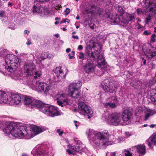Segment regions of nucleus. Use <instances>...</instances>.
<instances>
[{"mask_svg": "<svg viewBox=\"0 0 156 156\" xmlns=\"http://www.w3.org/2000/svg\"><path fill=\"white\" fill-rule=\"evenodd\" d=\"M39 91L44 93L47 94L50 89V87L48 84L44 82H39L36 84Z\"/></svg>", "mask_w": 156, "mask_h": 156, "instance_id": "15", "label": "nucleus"}, {"mask_svg": "<svg viewBox=\"0 0 156 156\" xmlns=\"http://www.w3.org/2000/svg\"><path fill=\"white\" fill-rule=\"evenodd\" d=\"M18 76H17L16 77H15L14 78L15 79V80H19V78L18 77Z\"/></svg>", "mask_w": 156, "mask_h": 156, "instance_id": "61", "label": "nucleus"}, {"mask_svg": "<svg viewBox=\"0 0 156 156\" xmlns=\"http://www.w3.org/2000/svg\"><path fill=\"white\" fill-rule=\"evenodd\" d=\"M101 85L104 90L106 92L112 93L115 91L117 87L115 84L110 82L108 80H104L102 83Z\"/></svg>", "mask_w": 156, "mask_h": 156, "instance_id": "11", "label": "nucleus"}, {"mask_svg": "<svg viewBox=\"0 0 156 156\" xmlns=\"http://www.w3.org/2000/svg\"><path fill=\"white\" fill-rule=\"evenodd\" d=\"M83 49V47L82 45H79L78 48V49L79 50H82Z\"/></svg>", "mask_w": 156, "mask_h": 156, "instance_id": "53", "label": "nucleus"}, {"mask_svg": "<svg viewBox=\"0 0 156 156\" xmlns=\"http://www.w3.org/2000/svg\"><path fill=\"white\" fill-rule=\"evenodd\" d=\"M66 152L69 154H72L73 155L75 154V153H74L72 149L71 150L68 149L67 150Z\"/></svg>", "mask_w": 156, "mask_h": 156, "instance_id": "44", "label": "nucleus"}, {"mask_svg": "<svg viewBox=\"0 0 156 156\" xmlns=\"http://www.w3.org/2000/svg\"><path fill=\"white\" fill-rule=\"evenodd\" d=\"M70 9L69 8H67L64 11L65 12V15H68L70 13Z\"/></svg>", "mask_w": 156, "mask_h": 156, "instance_id": "46", "label": "nucleus"}, {"mask_svg": "<svg viewBox=\"0 0 156 156\" xmlns=\"http://www.w3.org/2000/svg\"><path fill=\"white\" fill-rule=\"evenodd\" d=\"M35 75L34 76V78L35 79H38L40 77L41 75V71L39 70L36 71L35 72Z\"/></svg>", "mask_w": 156, "mask_h": 156, "instance_id": "34", "label": "nucleus"}, {"mask_svg": "<svg viewBox=\"0 0 156 156\" xmlns=\"http://www.w3.org/2000/svg\"><path fill=\"white\" fill-rule=\"evenodd\" d=\"M134 14H130L126 13L124 14L122 18L121 23L124 24L128 23L129 22L135 18Z\"/></svg>", "mask_w": 156, "mask_h": 156, "instance_id": "18", "label": "nucleus"}, {"mask_svg": "<svg viewBox=\"0 0 156 156\" xmlns=\"http://www.w3.org/2000/svg\"><path fill=\"white\" fill-rule=\"evenodd\" d=\"M47 150V149L44 150L39 148L35 151L34 156H49Z\"/></svg>", "mask_w": 156, "mask_h": 156, "instance_id": "20", "label": "nucleus"}, {"mask_svg": "<svg viewBox=\"0 0 156 156\" xmlns=\"http://www.w3.org/2000/svg\"><path fill=\"white\" fill-rule=\"evenodd\" d=\"M36 66L32 62L25 63L24 66V73L26 75H32L33 70L35 69Z\"/></svg>", "mask_w": 156, "mask_h": 156, "instance_id": "14", "label": "nucleus"}, {"mask_svg": "<svg viewBox=\"0 0 156 156\" xmlns=\"http://www.w3.org/2000/svg\"><path fill=\"white\" fill-rule=\"evenodd\" d=\"M3 131L5 134H11L12 136L19 139H28L34 136L29 127L24 124L17 125L15 127L8 125L3 129Z\"/></svg>", "mask_w": 156, "mask_h": 156, "instance_id": "3", "label": "nucleus"}, {"mask_svg": "<svg viewBox=\"0 0 156 156\" xmlns=\"http://www.w3.org/2000/svg\"><path fill=\"white\" fill-rule=\"evenodd\" d=\"M136 149L137 152L142 155H144L146 153L145 146L144 144H139L134 147Z\"/></svg>", "mask_w": 156, "mask_h": 156, "instance_id": "21", "label": "nucleus"}, {"mask_svg": "<svg viewBox=\"0 0 156 156\" xmlns=\"http://www.w3.org/2000/svg\"><path fill=\"white\" fill-rule=\"evenodd\" d=\"M67 96V94L62 91L58 92L55 96V98L57 100L58 105L62 107L64 105H71V101L68 99Z\"/></svg>", "mask_w": 156, "mask_h": 156, "instance_id": "8", "label": "nucleus"}, {"mask_svg": "<svg viewBox=\"0 0 156 156\" xmlns=\"http://www.w3.org/2000/svg\"><path fill=\"white\" fill-rule=\"evenodd\" d=\"M86 108H85L84 110H83V111L81 112H82L83 113H86L87 114H88V118H90V117L89 115H90L91 116L93 114V112L90 107H89L87 105H86Z\"/></svg>", "mask_w": 156, "mask_h": 156, "instance_id": "29", "label": "nucleus"}, {"mask_svg": "<svg viewBox=\"0 0 156 156\" xmlns=\"http://www.w3.org/2000/svg\"><path fill=\"white\" fill-rule=\"evenodd\" d=\"M72 37L74 39H76V40H78L79 39V37L78 36H75L74 35H73Z\"/></svg>", "mask_w": 156, "mask_h": 156, "instance_id": "51", "label": "nucleus"}, {"mask_svg": "<svg viewBox=\"0 0 156 156\" xmlns=\"http://www.w3.org/2000/svg\"><path fill=\"white\" fill-rule=\"evenodd\" d=\"M111 99L112 101L111 102L113 103H115L117 105V104L118 102L117 98L115 97H113Z\"/></svg>", "mask_w": 156, "mask_h": 156, "instance_id": "37", "label": "nucleus"}, {"mask_svg": "<svg viewBox=\"0 0 156 156\" xmlns=\"http://www.w3.org/2000/svg\"><path fill=\"white\" fill-rule=\"evenodd\" d=\"M122 155L125 156H132V154L129 150L126 149H124L122 151Z\"/></svg>", "mask_w": 156, "mask_h": 156, "instance_id": "33", "label": "nucleus"}, {"mask_svg": "<svg viewBox=\"0 0 156 156\" xmlns=\"http://www.w3.org/2000/svg\"><path fill=\"white\" fill-rule=\"evenodd\" d=\"M5 61L7 66H5V68L8 71L12 72L14 71L12 66L13 64H17L19 61V58L16 55L12 54H8L5 55Z\"/></svg>", "mask_w": 156, "mask_h": 156, "instance_id": "6", "label": "nucleus"}, {"mask_svg": "<svg viewBox=\"0 0 156 156\" xmlns=\"http://www.w3.org/2000/svg\"><path fill=\"white\" fill-rule=\"evenodd\" d=\"M66 52L68 53L71 51V49L70 48H67L66 49Z\"/></svg>", "mask_w": 156, "mask_h": 156, "instance_id": "57", "label": "nucleus"}, {"mask_svg": "<svg viewBox=\"0 0 156 156\" xmlns=\"http://www.w3.org/2000/svg\"><path fill=\"white\" fill-rule=\"evenodd\" d=\"M149 127H150L151 128H153L155 126H156V125H154V124H151L149 126Z\"/></svg>", "mask_w": 156, "mask_h": 156, "instance_id": "54", "label": "nucleus"}, {"mask_svg": "<svg viewBox=\"0 0 156 156\" xmlns=\"http://www.w3.org/2000/svg\"><path fill=\"white\" fill-rule=\"evenodd\" d=\"M156 35L155 34H153L151 37L150 42L151 43H154L155 41Z\"/></svg>", "mask_w": 156, "mask_h": 156, "instance_id": "38", "label": "nucleus"}, {"mask_svg": "<svg viewBox=\"0 0 156 156\" xmlns=\"http://www.w3.org/2000/svg\"><path fill=\"white\" fill-rule=\"evenodd\" d=\"M70 21V20L69 19H66L65 20H62L61 22V23H66V22H67V23H69Z\"/></svg>", "mask_w": 156, "mask_h": 156, "instance_id": "48", "label": "nucleus"}, {"mask_svg": "<svg viewBox=\"0 0 156 156\" xmlns=\"http://www.w3.org/2000/svg\"><path fill=\"white\" fill-rule=\"evenodd\" d=\"M37 2H34V5L33 7V12L34 13H40L41 15H44L45 10L43 7L41 6V5L39 3H37Z\"/></svg>", "mask_w": 156, "mask_h": 156, "instance_id": "17", "label": "nucleus"}, {"mask_svg": "<svg viewBox=\"0 0 156 156\" xmlns=\"http://www.w3.org/2000/svg\"><path fill=\"white\" fill-rule=\"evenodd\" d=\"M115 152H113L110 154V156H115Z\"/></svg>", "mask_w": 156, "mask_h": 156, "instance_id": "56", "label": "nucleus"}, {"mask_svg": "<svg viewBox=\"0 0 156 156\" xmlns=\"http://www.w3.org/2000/svg\"><path fill=\"white\" fill-rule=\"evenodd\" d=\"M146 62V60H144V61L143 63L144 64H145Z\"/></svg>", "mask_w": 156, "mask_h": 156, "instance_id": "63", "label": "nucleus"}, {"mask_svg": "<svg viewBox=\"0 0 156 156\" xmlns=\"http://www.w3.org/2000/svg\"><path fill=\"white\" fill-rule=\"evenodd\" d=\"M86 108H85L84 110H83V111L81 112H82L83 113H86L87 114H88V118H90V117L89 115H90L91 116L93 114V112L90 107H89L87 105H86Z\"/></svg>", "mask_w": 156, "mask_h": 156, "instance_id": "28", "label": "nucleus"}, {"mask_svg": "<svg viewBox=\"0 0 156 156\" xmlns=\"http://www.w3.org/2000/svg\"><path fill=\"white\" fill-rule=\"evenodd\" d=\"M116 9L118 12L119 13H120L121 15H122L123 14H124V11L121 6L119 5H118L116 7Z\"/></svg>", "mask_w": 156, "mask_h": 156, "instance_id": "32", "label": "nucleus"}, {"mask_svg": "<svg viewBox=\"0 0 156 156\" xmlns=\"http://www.w3.org/2000/svg\"><path fill=\"white\" fill-rule=\"evenodd\" d=\"M144 111L145 113L144 120L145 121L147 120L150 116L155 113L154 110L147 108L144 109Z\"/></svg>", "mask_w": 156, "mask_h": 156, "instance_id": "22", "label": "nucleus"}, {"mask_svg": "<svg viewBox=\"0 0 156 156\" xmlns=\"http://www.w3.org/2000/svg\"><path fill=\"white\" fill-rule=\"evenodd\" d=\"M75 52L74 51H72L71 54H69V56L70 59L73 58H74Z\"/></svg>", "mask_w": 156, "mask_h": 156, "instance_id": "39", "label": "nucleus"}, {"mask_svg": "<svg viewBox=\"0 0 156 156\" xmlns=\"http://www.w3.org/2000/svg\"><path fill=\"white\" fill-rule=\"evenodd\" d=\"M24 104L31 108H37L46 115L54 117L60 115L58 109L56 107L45 104L29 96H25L23 99Z\"/></svg>", "mask_w": 156, "mask_h": 156, "instance_id": "1", "label": "nucleus"}, {"mask_svg": "<svg viewBox=\"0 0 156 156\" xmlns=\"http://www.w3.org/2000/svg\"><path fill=\"white\" fill-rule=\"evenodd\" d=\"M58 23L59 22L58 21H57L55 22V25H57L58 24Z\"/></svg>", "mask_w": 156, "mask_h": 156, "instance_id": "62", "label": "nucleus"}, {"mask_svg": "<svg viewBox=\"0 0 156 156\" xmlns=\"http://www.w3.org/2000/svg\"><path fill=\"white\" fill-rule=\"evenodd\" d=\"M120 20L119 18H116L113 21V23L114 24H118L120 23Z\"/></svg>", "mask_w": 156, "mask_h": 156, "instance_id": "40", "label": "nucleus"}, {"mask_svg": "<svg viewBox=\"0 0 156 156\" xmlns=\"http://www.w3.org/2000/svg\"><path fill=\"white\" fill-rule=\"evenodd\" d=\"M151 93H152V92H154V98H155V99L154 98H151V100L152 101H154V102H156V92L155 90H151Z\"/></svg>", "mask_w": 156, "mask_h": 156, "instance_id": "36", "label": "nucleus"}, {"mask_svg": "<svg viewBox=\"0 0 156 156\" xmlns=\"http://www.w3.org/2000/svg\"><path fill=\"white\" fill-rule=\"evenodd\" d=\"M56 132L58 133L60 136H62L63 133V132L60 129H58L56 130Z\"/></svg>", "mask_w": 156, "mask_h": 156, "instance_id": "45", "label": "nucleus"}, {"mask_svg": "<svg viewBox=\"0 0 156 156\" xmlns=\"http://www.w3.org/2000/svg\"><path fill=\"white\" fill-rule=\"evenodd\" d=\"M7 94L2 92L0 91V104H5L6 103V97Z\"/></svg>", "mask_w": 156, "mask_h": 156, "instance_id": "25", "label": "nucleus"}, {"mask_svg": "<svg viewBox=\"0 0 156 156\" xmlns=\"http://www.w3.org/2000/svg\"><path fill=\"white\" fill-rule=\"evenodd\" d=\"M29 86L30 88H31L33 90H35L37 89L35 85L32 83H31L29 84Z\"/></svg>", "mask_w": 156, "mask_h": 156, "instance_id": "41", "label": "nucleus"}, {"mask_svg": "<svg viewBox=\"0 0 156 156\" xmlns=\"http://www.w3.org/2000/svg\"><path fill=\"white\" fill-rule=\"evenodd\" d=\"M79 144H76L75 146H72L71 149L73 151L79 152H80L82 150L83 147H82V145L81 142L79 141Z\"/></svg>", "mask_w": 156, "mask_h": 156, "instance_id": "24", "label": "nucleus"}, {"mask_svg": "<svg viewBox=\"0 0 156 156\" xmlns=\"http://www.w3.org/2000/svg\"><path fill=\"white\" fill-rule=\"evenodd\" d=\"M86 134L91 144L94 148L101 146L111 145L113 143L109 140L110 135L107 130L100 132L94 129H89L86 131Z\"/></svg>", "mask_w": 156, "mask_h": 156, "instance_id": "2", "label": "nucleus"}, {"mask_svg": "<svg viewBox=\"0 0 156 156\" xmlns=\"http://www.w3.org/2000/svg\"><path fill=\"white\" fill-rule=\"evenodd\" d=\"M146 11L147 13L148 12H150L149 15L146 19V24H148L151 20V16L150 15H153L156 14V4L154 3L150 2L148 6L147 7Z\"/></svg>", "mask_w": 156, "mask_h": 156, "instance_id": "13", "label": "nucleus"}, {"mask_svg": "<svg viewBox=\"0 0 156 156\" xmlns=\"http://www.w3.org/2000/svg\"><path fill=\"white\" fill-rule=\"evenodd\" d=\"M0 16L2 17V18L5 17V12H0Z\"/></svg>", "mask_w": 156, "mask_h": 156, "instance_id": "47", "label": "nucleus"}, {"mask_svg": "<svg viewBox=\"0 0 156 156\" xmlns=\"http://www.w3.org/2000/svg\"><path fill=\"white\" fill-rule=\"evenodd\" d=\"M83 69L86 73H90L94 72L95 66L91 61L87 60L83 67Z\"/></svg>", "mask_w": 156, "mask_h": 156, "instance_id": "16", "label": "nucleus"}, {"mask_svg": "<svg viewBox=\"0 0 156 156\" xmlns=\"http://www.w3.org/2000/svg\"><path fill=\"white\" fill-rule=\"evenodd\" d=\"M101 49V46L98 43L94 44L92 47H87L85 51L87 55L94 60H97L98 66H104L105 63L103 55H100V51Z\"/></svg>", "mask_w": 156, "mask_h": 156, "instance_id": "4", "label": "nucleus"}, {"mask_svg": "<svg viewBox=\"0 0 156 156\" xmlns=\"http://www.w3.org/2000/svg\"><path fill=\"white\" fill-rule=\"evenodd\" d=\"M55 73L59 80L62 79L65 77L66 76L60 66L57 67L56 68Z\"/></svg>", "mask_w": 156, "mask_h": 156, "instance_id": "19", "label": "nucleus"}, {"mask_svg": "<svg viewBox=\"0 0 156 156\" xmlns=\"http://www.w3.org/2000/svg\"><path fill=\"white\" fill-rule=\"evenodd\" d=\"M94 8V5H88L87 7H85L83 12V14H86L92 13L94 10L93 9Z\"/></svg>", "mask_w": 156, "mask_h": 156, "instance_id": "27", "label": "nucleus"}, {"mask_svg": "<svg viewBox=\"0 0 156 156\" xmlns=\"http://www.w3.org/2000/svg\"><path fill=\"white\" fill-rule=\"evenodd\" d=\"M136 12L138 15H140L143 13L142 10L141 9L138 8L136 9Z\"/></svg>", "mask_w": 156, "mask_h": 156, "instance_id": "43", "label": "nucleus"}, {"mask_svg": "<svg viewBox=\"0 0 156 156\" xmlns=\"http://www.w3.org/2000/svg\"><path fill=\"white\" fill-rule=\"evenodd\" d=\"M104 106L105 108H115L116 107V105L115 103H113L111 102H106L104 103Z\"/></svg>", "mask_w": 156, "mask_h": 156, "instance_id": "30", "label": "nucleus"}, {"mask_svg": "<svg viewBox=\"0 0 156 156\" xmlns=\"http://www.w3.org/2000/svg\"><path fill=\"white\" fill-rule=\"evenodd\" d=\"M136 27L138 29H140L142 28L141 25L139 24H138L136 25Z\"/></svg>", "mask_w": 156, "mask_h": 156, "instance_id": "52", "label": "nucleus"}, {"mask_svg": "<svg viewBox=\"0 0 156 156\" xmlns=\"http://www.w3.org/2000/svg\"><path fill=\"white\" fill-rule=\"evenodd\" d=\"M55 36L56 37H58L59 36V34H56L55 35Z\"/></svg>", "mask_w": 156, "mask_h": 156, "instance_id": "64", "label": "nucleus"}, {"mask_svg": "<svg viewBox=\"0 0 156 156\" xmlns=\"http://www.w3.org/2000/svg\"><path fill=\"white\" fill-rule=\"evenodd\" d=\"M121 115V120L123 122H122V125H127L132 116L131 112L129 110L126 109L122 112Z\"/></svg>", "mask_w": 156, "mask_h": 156, "instance_id": "12", "label": "nucleus"}, {"mask_svg": "<svg viewBox=\"0 0 156 156\" xmlns=\"http://www.w3.org/2000/svg\"><path fill=\"white\" fill-rule=\"evenodd\" d=\"M74 122L75 126H76V128H77L78 125L79 124V122H78L76 121H74Z\"/></svg>", "mask_w": 156, "mask_h": 156, "instance_id": "50", "label": "nucleus"}, {"mask_svg": "<svg viewBox=\"0 0 156 156\" xmlns=\"http://www.w3.org/2000/svg\"><path fill=\"white\" fill-rule=\"evenodd\" d=\"M9 98L7 94L6 98L7 99L6 103L8 101L11 105L19 104L21 102V98L20 94L14 93H9Z\"/></svg>", "mask_w": 156, "mask_h": 156, "instance_id": "9", "label": "nucleus"}, {"mask_svg": "<svg viewBox=\"0 0 156 156\" xmlns=\"http://www.w3.org/2000/svg\"><path fill=\"white\" fill-rule=\"evenodd\" d=\"M151 34V33L150 32H148V31L147 30H145L143 33L144 34L146 35H149Z\"/></svg>", "mask_w": 156, "mask_h": 156, "instance_id": "49", "label": "nucleus"}, {"mask_svg": "<svg viewBox=\"0 0 156 156\" xmlns=\"http://www.w3.org/2000/svg\"><path fill=\"white\" fill-rule=\"evenodd\" d=\"M142 48L145 55L149 58H152L156 56V48L151 45L144 46Z\"/></svg>", "mask_w": 156, "mask_h": 156, "instance_id": "10", "label": "nucleus"}, {"mask_svg": "<svg viewBox=\"0 0 156 156\" xmlns=\"http://www.w3.org/2000/svg\"><path fill=\"white\" fill-rule=\"evenodd\" d=\"M147 142L149 147H151V144L156 145V134L154 135L152 138L147 139Z\"/></svg>", "mask_w": 156, "mask_h": 156, "instance_id": "26", "label": "nucleus"}, {"mask_svg": "<svg viewBox=\"0 0 156 156\" xmlns=\"http://www.w3.org/2000/svg\"><path fill=\"white\" fill-rule=\"evenodd\" d=\"M82 86L80 81H78L76 83H71L69 88V94L73 98H78L80 95V88Z\"/></svg>", "mask_w": 156, "mask_h": 156, "instance_id": "7", "label": "nucleus"}, {"mask_svg": "<svg viewBox=\"0 0 156 156\" xmlns=\"http://www.w3.org/2000/svg\"><path fill=\"white\" fill-rule=\"evenodd\" d=\"M95 26V25L94 24H93L92 26H91L90 27L91 29H93L94 28V27Z\"/></svg>", "mask_w": 156, "mask_h": 156, "instance_id": "59", "label": "nucleus"}, {"mask_svg": "<svg viewBox=\"0 0 156 156\" xmlns=\"http://www.w3.org/2000/svg\"><path fill=\"white\" fill-rule=\"evenodd\" d=\"M48 54L46 52H43L42 53L41 56V58L42 60H43L44 59L48 58Z\"/></svg>", "mask_w": 156, "mask_h": 156, "instance_id": "35", "label": "nucleus"}, {"mask_svg": "<svg viewBox=\"0 0 156 156\" xmlns=\"http://www.w3.org/2000/svg\"><path fill=\"white\" fill-rule=\"evenodd\" d=\"M28 45H30L31 44V42L30 41H28L26 43Z\"/></svg>", "mask_w": 156, "mask_h": 156, "instance_id": "58", "label": "nucleus"}, {"mask_svg": "<svg viewBox=\"0 0 156 156\" xmlns=\"http://www.w3.org/2000/svg\"><path fill=\"white\" fill-rule=\"evenodd\" d=\"M86 105L83 102H81L79 103L78 106L79 110L82 112L83 110H84L85 108L86 107Z\"/></svg>", "mask_w": 156, "mask_h": 156, "instance_id": "31", "label": "nucleus"}, {"mask_svg": "<svg viewBox=\"0 0 156 156\" xmlns=\"http://www.w3.org/2000/svg\"><path fill=\"white\" fill-rule=\"evenodd\" d=\"M31 129L36 135L38 134L45 130L44 127H39L38 126H33L31 127Z\"/></svg>", "mask_w": 156, "mask_h": 156, "instance_id": "23", "label": "nucleus"}, {"mask_svg": "<svg viewBox=\"0 0 156 156\" xmlns=\"http://www.w3.org/2000/svg\"><path fill=\"white\" fill-rule=\"evenodd\" d=\"M84 54L83 52H80L79 55L78 56L79 58L83 60L84 58Z\"/></svg>", "mask_w": 156, "mask_h": 156, "instance_id": "42", "label": "nucleus"}, {"mask_svg": "<svg viewBox=\"0 0 156 156\" xmlns=\"http://www.w3.org/2000/svg\"><path fill=\"white\" fill-rule=\"evenodd\" d=\"M8 5L9 6H12V4L10 2H8Z\"/></svg>", "mask_w": 156, "mask_h": 156, "instance_id": "60", "label": "nucleus"}, {"mask_svg": "<svg viewBox=\"0 0 156 156\" xmlns=\"http://www.w3.org/2000/svg\"><path fill=\"white\" fill-rule=\"evenodd\" d=\"M102 119L107 124L111 125L117 126L122 125L121 115L119 113H113L108 115L105 114L103 115Z\"/></svg>", "mask_w": 156, "mask_h": 156, "instance_id": "5", "label": "nucleus"}, {"mask_svg": "<svg viewBox=\"0 0 156 156\" xmlns=\"http://www.w3.org/2000/svg\"><path fill=\"white\" fill-rule=\"evenodd\" d=\"M29 33V31H28L27 30H25L24 31V33L25 34H28Z\"/></svg>", "mask_w": 156, "mask_h": 156, "instance_id": "55", "label": "nucleus"}]
</instances>
